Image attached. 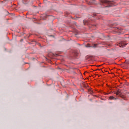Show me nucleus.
<instances>
[{"instance_id": "1", "label": "nucleus", "mask_w": 129, "mask_h": 129, "mask_svg": "<svg viewBox=\"0 0 129 129\" xmlns=\"http://www.w3.org/2000/svg\"><path fill=\"white\" fill-rule=\"evenodd\" d=\"M101 6H104L105 8H109V7H112L113 4L112 2L109 0H100Z\"/></svg>"}, {"instance_id": "2", "label": "nucleus", "mask_w": 129, "mask_h": 129, "mask_svg": "<svg viewBox=\"0 0 129 129\" xmlns=\"http://www.w3.org/2000/svg\"><path fill=\"white\" fill-rule=\"evenodd\" d=\"M126 45V44H124L123 43H120L118 44V46L119 47H121V48H123L124 47H125V45Z\"/></svg>"}, {"instance_id": "3", "label": "nucleus", "mask_w": 129, "mask_h": 129, "mask_svg": "<svg viewBox=\"0 0 129 129\" xmlns=\"http://www.w3.org/2000/svg\"><path fill=\"white\" fill-rule=\"evenodd\" d=\"M115 94L116 95H119V96H120V91L118 90L117 92L115 93Z\"/></svg>"}, {"instance_id": "4", "label": "nucleus", "mask_w": 129, "mask_h": 129, "mask_svg": "<svg viewBox=\"0 0 129 129\" xmlns=\"http://www.w3.org/2000/svg\"><path fill=\"white\" fill-rule=\"evenodd\" d=\"M91 3H92V4H94V5L96 4V3H95V0H91Z\"/></svg>"}, {"instance_id": "5", "label": "nucleus", "mask_w": 129, "mask_h": 129, "mask_svg": "<svg viewBox=\"0 0 129 129\" xmlns=\"http://www.w3.org/2000/svg\"><path fill=\"white\" fill-rule=\"evenodd\" d=\"M109 99H111V100H114V99H115V98H114V97H113V96H110L109 97Z\"/></svg>"}, {"instance_id": "6", "label": "nucleus", "mask_w": 129, "mask_h": 129, "mask_svg": "<svg viewBox=\"0 0 129 129\" xmlns=\"http://www.w3.org/2000/svg\"><path fill=\"white\" fill-rule=\"evenodd\" d=\"M95 47H96V44H94L93 47H94V48H95Z\"/></svg>"}, {"instance_id": "7", "label": "nucleus", "mask_w": 129, "mask_h": 129, "mask_svg": "<svg viewBox=\"0 0 129 129\" xmlns=\"http://www.w3.org/2000/svg\"><path fill=\"white\" fill-rule=\"evenodd\" d=\"M85 22H87V21L86 20L84 21V23H85Z\"/></svg>"}, {"instance_id": "8", "label": "nucleus", "mask_w": 129, "mask_h": 129, "mask_svg": "<svg viewBox=\"0 0 129 129\" xmlns=\"http://www.w3.org/2000/svg\"><path fill=\"white\" fill-rule=\"evenodd\" d=\"M50 37H53V36L51 35V36H50Z\"/></svg>"}, {"instance_id": "9", "label": "nucleus", "mask_w": 129, "mask_h": 129, "mask_svg": "<svg viewBox=\"0 0 129 129\" xmlns=\"http://www.w3.org/2000/svg\"><path fill=\"white\" fill-rule=\"evenodd\" d=\"M85 25H86V23H85Z\"/></svg>"}, {"instance_id": "10", "label": "nucleus", "mask_w": 129, "mask_h": 129, "mask_svg": "<svg viewBox=\"0 0 129 129\" xmlns=\"http://www.w3.org/2000/svg\"><path fill=\"white\" fill-rule=\"evenodd\" d=\"M116 30H117V28H116Z\"/></svg>"}, {"instance_id": "11", "label": "nucleus", "mask_w": 129, "mask_h": 129, "mask_svg": "<svg viewBox=\"0 0 129 129\" xmlns=\"http://www.w3.org/2000/svg\"><path fill=\"white\" fill-rule=\"evenodd\" d=\"M99 70H101V69H100Z\"/></svg>"}]
</instances>
